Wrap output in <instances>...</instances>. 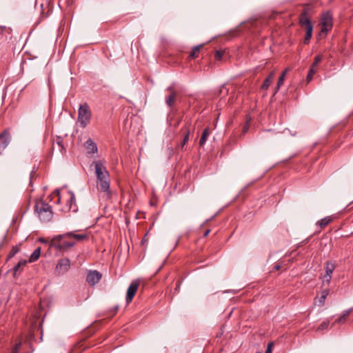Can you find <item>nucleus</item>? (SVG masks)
Instances as JSON below:
<instances>
[{
	"mask_svg": "<svg viewBox=\"0 0 353 353\" xmlns=\"http://www.w3.org/2000/svg\"><path fill=\"white\" fill-rule=\"evenodd\" d=\"M27 261L22 259L18 262V263L13 268V276L17 277L19 274L23 271V268L26 265Z\"/></svg>",
	"mask_w": 353,
	"mask_h": 353,
	"instance_id": "nucleus-13",
	"label": "nucleus"
},
{
	"mask_svg": "<svg viewBox=\"0 0 353 353\" xmlns=\"http://www.w3.org/2000/svg\"><path fill=\"white\" fill-rule=\"evenodd\" d=\"M70 268V261L68 258H63L58 261L56 265V271L59 274H63L68 272Z\"/></svg>",
	"mask_w": 353,
	"mask_h": 353,
	"instance_id": "nucleus-7",
	"label": "nucleus"
},
{
	"mask_svg": "<svg viewBox=\"0 0 353 353\" xmlns=\"http://www.w3.org/2000/svg\"><path fill=\"white\" fill-rule=\"evenodd\" d=\"M287 73V70H284L281 76L279 78L277 85H276V91H278L280 89V87L283 85L285 79V74Z\"/></svg>",
	"mask_w": 353,
	"mask_h": 353,
	"instance_id": "nucleus-23",
	"label": "nucleus"
},
{
	"mask_svg": "<svg viewBox=\"0 0 353 353\" xmlns=\"http://www.w3.org/2000/svg\"><path fill=\"white\" fill-rule=\"evenodd\" d=\"M256 353H261V352H257Z\"/></svg>",
	"mask_w": 353,
	"mask_h": 353,
	"instance_id": "nucleus-41",
	"label": "nucleus"
},
{
	"mask_svg": "<svg viewBox=\"0 0 353 353\" xmlns=\"http://www.w3.org/2000/svg\"><path fill=\"white\" fill-rule=\"evenodd\" d=\"M210 230H206V231L205 232V233L203 234V236H204V237H206V236L208 235V234L210 233Z\"/></svg>",
	"mask_w": 353,
	"mask_h": 353,
	"instance_id": "nucleus-36",
	"label": "nucleus"
},
{
	"mask_svg": "<svg viewBox=\"0 0 353 353\" xmlns=\"http://www.w3.org/2000/svg\"><path fill=\"white\" fill-rule=\"evenodd\" d=\"M92 112L87 103L81 104L78 110V122L82 128H85L91 121Z\"/></svg>",
	"mask_w": 353,
	"mask_h": 353,
	"instance_id": "nucleus-5",
	"label": "nucleus"
},
{
	"mask_svg": "<svg viewBox=\"0 0 353 353\" xmlns=\"http://www.w3.org/2000/svg\"><path fill=\"white\" fill-rule=\"evenodd\" d=\"M147 234L145 235V236L143 238L141 241V244L144 245L145 243L148 241V238L146 237Z\"/></svg>",
	"mask_w": 353,
	"mask_h": 353,
	"instance_id": "nucleus-34",
	"label": "nucleus"
},
{
	"mask_svg": "<svg viewBox=\"0 0 353 353\" xmlns=\"http://www.w3.org/2000/svg\"><path fill=\"white\" fill-rule=\"evenodd\" d=\"M34 210L37 212L40 220L43 222H49L52 219L53 212L52 207L42 200L36 202Z\"/></svg>",
	"mask_w": 353,
	"mask_h": 353,
	"instance_id": "nucleus-3",
	"label": "nucleus"
},
{
	"mask_svg": "<svg viewBox=\"0 0 353 353\" xmlns=\"http://www.w3.org/2000/svg\"><path fill=\"white\" fill-rule=\"evenodd\" d=\"M353 310V308H350L348 310H345L343 312L342 314L334 321V323H339V324H343L344 323L348 316H350V313Z\"/></svg>",
	"mask_w": 353,
	"mask_h": 353,
	"instance_id": "nucleus-14",
	"label": "nucleus"
},
{
	"mask_svg": "<svg viewBox=\"0 0 353 353\" xmlns=\"http://www.w3.org/2000/svg\"><path fill=\"white\" fill-rule=\"evenodd\" d=\"M330 293V290L328 289H325L321 291V296L318 300V305L319 306H323L325 304V301L326 299V297Z\"/></svg>",
	"mask_w": 353,
	"mask_h": 353,
	"instance_id": "nucleus-20",
	"label": "nucleus"
},
{
	"mask_svg": "<svg viewBox=\"0 0 353 353\" xmlns=\"http://www.w3.org/2000/svg\"><path fill=\"white\" fill-rule=\"evenodd\" d=\"M57 195L59 196V191H57ZM60 200H61V198H60V196H59V199L57 200V203H59Z\"/></svg>",
	"mask_w": 353,
	"mask_h": 353,
	"instance_id": "nucleus-38",
	"label": "nucleus"
},
{
	"mask_svg": "<svg viewBox=\"0 0 353 353\" xmlns=\"http://www.w3.org/2000/svg\"><path fill=\"white\" fill-rule=\"evenodd\" d=\"M11 134L8 130H4L0 134V148L6 149L11 141Z\"/></svg>",
	"mask_w": 353,
	"mask_h": 353,
	"instance_id": "nucleus-10",
	"label": "nucleus"
},
{
	"mask_svg": "<svg viewBox=\"0 0 353 353\" xmlns=\"http://www.w3.org/2000/svg\"><path fill=\"white\" fill-rule=\"evenodd\" d=\"M176 97V92L175 91H172L169 96L165 97V103L170 108H172L174 103L175 99Z\"/></svg>",
	"mask_w": 353,
	"mask_h": 353,
	"instance_id": "nucleus-15",
	"label": "nucleus"
},
{
	"mask_svg": "<svg viewBox=\"0 0 353 353\" xmlns=\"http://www.w3.org/2000/svg\"><path fill=\"white\" fill-rule=\"evenodd\" d=\"M332 221V218L330 216H326L317 221L316 225L319 226L321 229L326 227L331 221Z\"/></svg>",
	"mask_w": 353,
	"mask_h": 353,
	"instance_id": "nucleus-19",
	"label": "nucleus"
},
{
	"mask_svg": "<svg viewBox=\"0 0 353 353\" xmlns=\"http://www.w3.org/2000/svg\"><path fill=\"white\" fill-rule=\"evenodd\" d=\"M332 279V275L325 274L323 277V283L329 285Z\"/></svg>",
	"mask_w": 353,
	"mask_h": 353,
	"instance_id": "nucleus-30",
	"label": "nucleus"
},
{
	"mask_svg": "<svg viewBox=\"0 0 353 353\" xmlns=\"http://www.w3.org/2000/svg\"><path fill=\"white\" fill-rule=\"evenodd\" d=\"M316 72V70L313 68H310L306 77L307 82H310L313 77L314 74Z\"/></svg>",
	"mask_w": 353,
	"mask_h": 353,
	"instance_id": "nucleus-27",
	"label": "nucleus"
},
{
	"mask_svg": "<svg viewBox=\"0 0 353 353\" xmlns=\"http://www.w3.org/2000/svg\"><path fill=\"white\" fill-rule=\"evenodd\" d=\"M322 26L321 34H327L329 30L332 27V17L330 12L325 13L321 21Z\"/></svg>",
	"mask_w": 353,
	"mask_h": 353,
	"instance_id": "nucleus-6",
	"label": "nucleus"
},
{
	"mask_svg": "<svg viewBox=\"0 0 353 353\" xmlns=\"http://www.w3.org/2000/svg\"><path fill=\"white\" fill-rule=\"evenodd\" d=\"M299 23L301 27L305 30V36L303 43L308 44L312 36L313 25L311 20L307 17V12L305 10H303L301 13Z\"/></svg>",
	"mask_w": 353,
	"mask_h": 353,
	"instance_id": "nucleus-4",
	"label": "nucleus"
},
{
	"mask_svg": "<svg viewBox=\"0 0 353 353\" xmlns=\"http://www.w3.org/2000/svg\"><path fill=\"white\" fill-rule=\"evenodd\" d=\"M41 255V248L35 249L29 257V263H33L37 261Z\"/></svg>",
	"mask_w": 353,
	"mask_h": 353,
	"instance_id": "nucleus-17",
	"label": "nucleus"
},
{
	"mask_svg": "<svg viewBox=\"0 0 353 353\" xmlns=\"http://www.w3.org/2000/svg\"><path fill=\"white\" fill-rule=\"evenodd\" d=\"M280 268H281V265H276V266H275V269H276V270H279V269H280Z\"/></svg>",
	"mask_w": 353,
	"mask_h": 353,
	"instance_id": "nucleus-39",
	"label": "nucleus"
},
{
	"mask_svg": "<svg viewBox=\"0 0 353 353\" xmlns=\"http://www.w3.org/2000/svg\"><path fill=\"white\" fill-rule=\"evenodd\" d=\"M210 134V130L209 128H205L204 129V130L203 131V133L201 134V139L199 141L200 146H203L205 145L206 140H207L208 137H209Z\"/></svg>",
	"mask_w": 353,
	"mask_h": 353,
	"instance_id": "nucleus-18",
	"label": "nucleus"
},
{
	"mask_svg": "<svg viewBox=\"0 0 353 353\" xmlns=\"http://www.w3.org/2000/svg\"><path fill=\"white\" fill-rule=\"evenodd\" d=\"M85 148L88 154H96L98 152L97 144L91 139H88L85 143Z\"/></svg>",
	"mask_w": 353,
	"mask_h": 353,
	"instance_id": "nucleus-12",
	"label": "nucleus"
},
{
	"mask_svg": "<svg viewBox=\"0 0 353 353\" xmlns=\"http://www.w3.org/2000/svg\"><path fill=\"white\" fill-rule=\"evenodd\" d=\"M68 194L70 195V198L67 202L68 210H72L73 212H76L78 210V208L76 204L75 195L72 191H69Z\"/></svg>",
	"mask_w": 353,
	"mask_h": 353,
	"instance_id": "nucleus-11",
	"label": "nucleus"
},
{
	"mask_svg": "<svg viewBox=\"0 0 353 353\" xmlns=\"http://www.w3.org/2000/svg\"><path fill=\"white\" fill-rule=\"evenodd\" d=\"M189 137H190V130H188L185 132V134H184V137H183V141L182 142L180 143V145H179V148H181V149H183V148L184 147V145L186 144V143L189 140Z\"/></svg>",
	"mask_w": 353,
	"mask_h": 353,
	"instance_id": "nucleus-24",
	"label": "nucleus"
},
{
	"mask_svg": "<svg viewBox=\"0 0 353 353\" xmlns=\"http://www.w3.org/2000/svg\"><path fill=\"white\" fill-rule=\"evenodd\" d=\"M202 47H203V44L194 46L193 48L192 49L191 52H190L188 59H191L197 58L199 57L200 50Z\"/></svg>",
	"mask_w": 353,
	"mask_h": 353,
	"instance_id": "nucleus-16",
	"label": "nucleus"
},
{
	"mask_svg": "<svg viewBox=\"0 0 353 353\" xmlns=\"http://www.w3.org/2000/svg\"><path fill=\"white\" fill-rule=\"evenodd\" d=\"M275 90H276V88ZM276 92H277V91L275 90V92H274V94H276Z\"/></svg>",
	"mask_w": 353,
	"mask_h": 353,
	"instance_id": "nucleus-40",
	"label": "nucleus"
},
{
	"mask_svg": "<svg viewBox=\"0 0 353 353\" xmlns=\"http://www.w3.org/2000/svg\"><path fill=\"white\" fill-rule=\"evenodd\" d=\"M322 59L323 56L321 54L316 55L314 57V60L311 68H315L318 65V64L322 61Z\"/></svg>",
	"mask_w": 353,
	"mask_h": 353,
	"instance_id": "nucleus-26",
	"label": "nucleus"
},
{
	"mask_svg": "<svg viewBox=\"0 0 353 353\" xmlns=\"http://www.w3.org/2000/svg\"><path fill=\"white\" fill-rule=\"evenodd\" d=\"M273 345H274L273 342L269 343L265 353H272Z\"/></svg>",
	"mask_w": 353,
	"mask_h": 353,
	"instance_id": "nucleus-32",
	"label": "nucleus"
},
{
	"mask_svg": "<svg viewBox=\"0 0 353 353\" xmlns=\"http://www.w3.org/2000/svg\"><path fill=\"white\" fill-rule=\"evenodd\" d=\"M329 324H330V321H328V320L322 322V323L319 325V327H318V329H317V330H324V329H326V328H327V327H328Z\"/></svg>",
	"mask_w": 353,
	"mask_h": 353,
	"instance_id": "nucleus-29",
	"label": "nucleus"
},
{
	"mask_svg": "<svg viewBox=\"0 0 353 353\" xmlns=\"http://www.w3.org/2000/svg\"><path fill=\"white\" fill-rule=\"evenodd\" d=\"M139 285V280L133 281L130 283V286L128 288L127 294H126L125 299H126L127 303H130V302H132V299L134 298V295L136 294V292L137 291Z\"/></svg>",
	"mask_w": 353,
	"mask_h": 353,
	"instance_id": "nucleus-8",
	"label": "nucleus"
},
{
	"mask_svg": "<svg viewBox=\"0 0 353 353\" xmlns=\"http://www.w3.org/2000/svg\"><path fill=\"white\" fill-rule=\"evenodd\" d=\"M20 250V248L19 246H13L11 249L10 253L8 255V259H10L12 258L16 254H17Z\"/></svg>",
	"mask_w": 353,
	"mask_h": 353,
	"instance_id": "nucleus-25",
	"label": "nucleus"
},
{
	"mask_svg": "<svg viewBox=\"0 0 353 353\" xmlns=\"http://www.w3.org/2000/svg\"><path fill=\"white\" fill-rule=\"evenodd\" d=\"M223 54H224V50H216L215 52V54H214L215 59L217 61L221 60V59L223 56Z\"/></svg>",
	"mask_w": 353,
	"mask_h": 353,
	"instance_id": "nucleus-28",
	"label": "nucleus"
},
{
	"mask_svg": "<svg viewBox=\"0 0 353 353\" xmlns=\"http://www.w3.org/2000/svg\"><path fill=\"white\" fill-rule=\"evenodd\" d=\"M335 268L336 265L334 263H332L331 262H327L325 266V274L332 275Z\"/></svg>",
	"mask_w": 353,
	"mask_h": 353,
	"instance_id": "nucleus-22",
	"label": "nucleus"
},
{
	"mask_svg": "<svg viewBox=\"0 0 353 353\" xmlns=\"http://www.w3.org/2000/svg\"><path fill=\"white\" fill-rule=\"evenodd\" d=\"M57 143L61 148V152L65 150V148H64V146L63 145V140H62V139L60 137H57Z\"/></svg>",
	"mask_w": 353,
	"mask_h": 353,
	"instance_id": "nucleus-31",
	"label": "nucleus"
},
{
	"mask_svg": "<svg viewBox=\"0 0 353 353\" xmlns=\"http://www.w3.org/2000/svg\"><path fill=\"white\" fill-rule=\"evenodd\" d=\"M102 274L97 270H90L86 276V281L90 285H94L99 282Z\"/></svg>",
	"mask_w": 353,
	"mask_h": 353,
	"instance_id": "nucleus-9",
	"label": "nucleus"
},
{
	"mask_svg": "<svg viewBox=\"0 0 353 353\" xmlns=\"http://www.w3.org/2000/svg\"><path fill=\"white\" fill-rule=\"evenodd\" d=\"M167 91H169L170 93L172 92V91H174V88L172 86H169L168 88H167Z\"/></svg>",
	"mask_w": 353,
	"mask_h": 353,
	"instance_id": "nucleus-35",
	"label": "nucleus"
},
{
	"mask_svg": "<svg viewBox=\"0 0 353 353\" xmlns=\"http://www.w3.org/2000/svg\"><path fill=\"white\" fill-rule=\"evenodd\" d=\"M39 241H40V242H42L44 243H47V241L44 239H40Z\"/></svg>",
	"mask_w": 353,
	"mask_h": 353,
	"instance_id": "nucleus-37",
	"label": "nucleus"
},
{
	"mask_svg": "<svg viewBox=\"0 0 353 353\" xmlns=\"http://www.w3.org/2000/svg\"><path fill=\"white\" fill-rule=\"evenodd\" d=\"M12 353H16V352H12Z\"/></svg>",
	"mask_w": 353,
	"mask_h": 353,
	"instance_id": "nucleus-42",
	"label": "nucleus"
},
{
	"mask_svg": "<svg viewBox=\"0 0 353 353\" xmlns=\"http://www.w3.org/2000/svg\"><path fill=\"white\" fill-rule=\"evenodd\" d=\"M88 239V235L87 234H75L74 232H68L54 236L50 242V247L61 252H65L69 248L74 246L76 242Z\"/></svg>",
	"mask_w": 353,
	"mask_h": 353,
	"instance_id": "nucleus-1",
	"label": "nucleus"
},
{
	"mask_svg": "<svg viewBox=\"0 0 353 353\" xmlns=\"http://www.w3.org/2000/svg\"><path fill=\"white\" fill-rule=\"evenodd\" d=\"M90 168H94L97 176V188L101 192H110L109 173L102 161H93Z\"/></svg>",
	"mask_w": 353,
	"mask_h": 353,
	"instance_id": "nucleus-2",
	"label": "nucleus"
},
{
	"mask_svg": "<svg viewBox=\"0 0 353 353\" xmlns=\"http://www.w3.org/2000/svg\"><path fill=\"white\" fill-rule=\"evenodd\" d=\"M119 306L116 305L112 309H111L110 312H112V315H114L115 314H117V312L119 310Z\"/></svg>",
	"mask_w": 353,
	"mask_h": 353,
	"instance_id": "nucleus-33",
	"label": "nucleus"
},
{
	"mask_svg": "<svg viewBox=\"0 0 353 353\" xmlns=\"http://www.w3.org/2000/svg\"><path fill=\"white\" fill-rule=\"evenodd\" d=\"M274 77V73L271 72L268 77L265 79L263 84L261 85L262 90H267L271 84L272 80Z\"/></svg>",
	"mask_w": 353,
	"mask_h": 353,
	"instance_id": "nucleus-21",
	"label": "nucleus"
}]
</instances>
